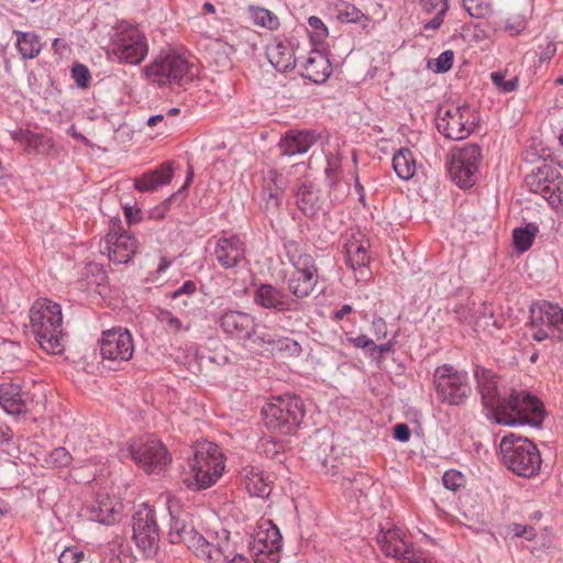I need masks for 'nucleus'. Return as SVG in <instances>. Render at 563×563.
I'll return each instance as SVG.
<instances>
[{"mask_svg": "<svg viewBox=\"0 0 563 563\" xmlns=\"http://www.w3.org/2000/svg\"><path fill=\"white\" fill-rule=\"evenodd\" d=\"M476 389L487 416L498 424L538 427L543 421V405L525 390H511L501 396L498 390V376L490 369L476 366L473 371Z\"/></svg>", "mask_w": 563, "mask_h": 563, "instance_id": "1", "label": "nucleus"}, {"mask_svg": "<svg viewBox=\"0 0 563 563\" xmlns=\"http://www.w3.org/2000/svg\"><path fill=\"white\" fill-rule=\"evenodd\" d=\"M30 324L40 346L52 354L64 351L63 314L58 303L36 300L30 309Z\"/></svg>", "mask_w": 563, "mask_h": 563, "instance_id": "2", "label": "nucleus"}, {"mask_svg": "<svg viewBox=\"0 0 563 563\" xmlns=\"http://www.w3.org/2000/svg\"><path fill=\"white\" fill-rule=\"evenodd\" d=\"M223 470V455L219 446L208 441L199 442L188 462V470L183 474V482L192 490H202L212 486Z\"/></svg>", "mask_w": 563, "mask_h": 563, "instance_id": "3", "label": "nucleus"}, {"mask_svg": "<svg viewBox=\"0 0 563 563\" xmlns=\"http://www.w3.org/2000/svg\"><path fill=\"white\" fill-rule=\"evenodd\" d=\"M499 450L506 467L517 476L531 478L538 475L542 459L537 445L527 438L505 435Z\"/></svg>", "mask_w": 563, "mask_h": 563, "instance_id": "4", "label": "nucleus"}, {"mask_svg": "<svg viewBox=\"0 0 563 563\" xmlns=\"http://www.w3.org/2000/svg\"><path fill=\"white\" fill-rule=\"evenodd\" d=\"M266 428L284 435L291 434L302 423L306 415L302 399L296 395L275 398L262 409Z\"/></svg>", "mask_w": 563, "mask_h": 563, "instance_id": "5", "label": "nucleus"}, {"mask_svg": "<svg viewBox=\"0 0 563 563\" xmlns=\"http://www.w3.org/2000/svg\"><path fill=\"white\" fill-rule=\"evenodd\" d=\"M530 336L537 342L563 341V308L548 300H540L530 306L528 322Z\"/></svg>", "mask_w": 563, "mask_h": 563, "instance_id": "6", "label": "nucleus"}, {"mask_svg": "<svg viewBox=\"0 0 563 563\" xmlns=\"http://www.w3.org/2000/svg\"><path fill=\"white\" fill-rule=\"evenodd\" d=\"M145 78L159 87L184 86L194 78L189 63L178 54L159 55L144 68Z\"/></svg>", "mask_w": 563, "mask_h": 563, "instance_id": "7", "label": "nucleus"}, {"mask_svg": "<svg viewBox=\"0 0 563 563\" xmlns=\"http://www.w3.org/2000/svg\"><path fill=\"white\" fill-rule=\"evenodd\" d=\"M433 384L437 397L442 404L460 406L471 395L467 372L459 371L450 364H443L435 368Z\"/></svg>", "mask_w": 563, "mask_h": 563, "instance_id": "8", "label": "nucleus"}, {"mask_svg": "<svg viewBox=\"0 0 563 563\" xmlns=\"http://www.w3.org/2000/svg\"><path fill=\"white\" fill-rule=\"evenodd\" d=\"M112 53L121 63L139 65L148 53L146 36L139 27L121 22L112 36Z\"/></svg>", "mask_w": 563, "mask_h": 563, "instance_id": "9", "label": "nucleus"}, {"mask_svg": "<svg viewBox=\"0 0 563 563\" xmlns=\"http://www.w3.org/2000/svg\"><path fill=\"white\" fill-rule=\"evenodd\" d=\"M477 122L478 115L468 104L451 106L439 110L437 129L444 137L459 141L466 139Z\"/></svg>", "mask_w": 563, "mask_h": 563, "instance_id": "10", "label": "nucleus"}, {"mask_svg": "<svg viewBox=\"0 0 563 563\" xmlns=\"http://www.w3.org/2000/svg\"><path fill=\"white\" fill-rule=\"evenodd\" d=\"M482 162V148L468 143L452 151L448 163L452 180L461 188H471L477 180L478 166Z\"/></svg>", "mask_w": 563, "mask_h": 563, "instance_id": "11", "label": "nucleus"}, {"mask_svg": "<svg viewBox=\"0 0 563 563\" xmlns=\"http://www.w3.org/2000/svg\"><path fill=\"white\" fill-rule=\"evenodd\" d=\"M132 539L145 558H155L159 550V529L155 511L146 504L140 506L132 517Z\"/></svg>", "mask_w": 563, "mask_h": 563, "instance_id": "12", "label": "nucleus"}, {"mask_svg": "<svg viewBox=\"0 0 563 563\" xmlns=\"http://www.w3.org/2000/svg\"><path fill=\"white\" fill-rule=\"evenodd\" d=\"M526 185L531 192L542 196L553 208H558L563 201V177L550 165H543L527 175Z\"/></svg>", "mask_w": 563, "mask_h": 563, "instance_id": "13", "label": "nucleus"}, {"mask_svg": "<svg viewBox=\"0 0 563 563\" xmlns=\"http://www.w3.org/2000/svg\"><path fill=\"white\" fill-rule=\"evenodd\" d=\"M288 257L295 267V272L288 280V289L297 298L308 297L317 284V267L309 254H291L288 250Z\"/></svg>", "mask_w": 563, "mask_h": 563, "instance_id": "14", "label": "nucleus"}, {"mask_svg": "<svg viewBox=\"0 0 563 563\" xmlns=\"http://www.w3.org/2000/svg\"><path fill=\"white\" fill-rule=\"evenodd\" d=\"M267 526V528L260 527L250 542L254 563H278L280 560L282 534L271 521Z\"/></svg>", "mask_w": 563, "mask_h": 563, "instance_id": "15", "label": "nucleus"}, {"mask_svg": "<svg viewBox=\"0 0 563 563\" xmlns=\"http://www.w3.org/2000/svg\"><path fill=\"white\" fill-rule=\"evenodd\" d=\"M130 455L146 473L158 472L168 460L165 446L157 440H134L130 444Z\"/></svg>", "mask_w": 563, "mask_h": 563, "instance_id": "16", "label": "nucleus"}, {"mask_svg": "<svg viewBox=\"0 0 563 563\" xmlns=\"http://www.w3.org/2000/svg\"><path fill=\"white\" fill-rule=\"evenodd\" d=\"M99 345L102 357L110 361H129L134 352L132 334L123 328L103 331Z\"/></svg>", "mask_w": 563, "mask_h": 563, "instance_id": "17", "label": "nucleus"}, {"mask_svg": "<svg viewBox=\"0 0 563 563\" xmlns=\"http://www.w3.org/2000/svg\"><path fill=\"white\" fill-rule=\"evenodd\" d=\"M137 247L135 238L128 231H120L113 223L104 238L102 253H107L109 260L115 264H126L133 258Z\"/></svg>", "mask_w": 563, "mask_h": 563, "instance_id": "18", "label": "nucleus"}, {"mask_svg": "<svg viewBox=\"0 0 563 563\" xmlns=\"http://www.w3.org/2000/svg\"><path fill=\"white\" fill-rule=\"evenodd\" d=\"M218 324L224 334L234 340L250 341L256 334L255 317L241 310L223 311L218 319Z\"/></svg>", "mask_w": 563, "mask_h": 563, "instance_id": "19", "label": "nucleus"}, {"mask_svg": "<svg viewBox=\"0 0 563 563\" xmlns=\"http://www.w3.org/2000/svg\"><path fill=\"white\" fill-rule=\"evenodd\" d=\"M245 243L236 234L213 236L212 255L224 269L238 267L245 260Z\"/></svg>", "mask_w": 563, "mask_h": 563, "instance_id": "20", "label": "nucleus"}, {"mask_svg": "<svg viewBox=\"0 0 563 563\" xmlns=\"http://www.w3.org/2000/svg\"><path fill=\"white\" fill-rule=\"evenodd\" d=\"M197 559L206 563H250L244 555L234 551L228 531H224L223 538L211 536Z\"/></svg>", "mask_w": 563, "mask_h": 563, "instance_id": "21", "label": "nucleus"}, {"mask_svg": "<svg viewBox=\"0 0 563 563\" xmlns=\"http://www.w3.org/2000/svg\"><path fill=\"white\" fill-rule=\"evenodd\" d=\"M0 407L9 415L21 416L33 411L35 402L29 391L13 383L0 384Z\"/></svg>", "mask_w": 563, "mask_h": 563, "instance_id": "22", "label": "nucleus"}, {"mask_svg": "<svg viewBox=\"0 0 563 563\" xmlns=\"http://www.w3.org/2000/svg\"><path fill=\"white\" fill-rule=\"evenodd\" d=\"M170 523L168 538L170 543H184L197 556L203 549L209 538L200 534L186 519L176 516L170 509Z\"/></svg>", "mask_w": 563, "mask_h": 563, "instance_id": "23", "label": "nucleus"}, {"mask_svg": "<svg viewBox=\"0 0 563 563\" xmlns=\"http://www.w3.org/2000/svg\"><path fill=\"white\" fill-rule=\"evenodd\" d=\"M376 542L386 558H391L397 563H402L406 556L413 558L416 551L411 544L405 540V534L400 529L393 528L382 529L377 537Z\"/></svg>", "mask_w": 563, "mask_h": 563, "instance_id": "24", "label": "nucleus"}, {"mask_svg": "<svg viewBox=\"0 0 563 563\" xmlns=\"http://www.w3.org/2000/svg\"><path fill=\"white\" fill-rule=\"evenodd\" d=\"M254 302L264 308L276 312L291 311L297 303L282 289L272 284H261L254 291Z\"/></svg>", "mask_w": 563, "mask_h": 563, "instance_id": "25", "label": "nucleus"}, {"mask_svg": "<svg viewBox=\"0 0 563 563\" xmlns=\"http://www.w3.org/2000/svg\"><path fill=\"white\" fill-rule=\"evenodd\" d=\"M88 518L102 525H113L121 516V504L107 495H99L87 506Z\"/></svg>", "mask_w": 563, "mask_h": 563, "instance_id": "26", "label": "nucleus"}, {"mask_svg": "<svg viewBox=\"0 0 563 563\" xmlns=\"http://www.w3.org/2000/svg\"><path fill=\"white\" fill-rule=\"evenodd\" d=\"M317 140L313 131L290 130L282 137L278 147L283 155L294 156L307 153Z\"/></svg>", "mask_w": 563, "mask_h": 563, "instance_id": "27", "label": "nucleus"}, {"mask_svg": "<svg viewBox=\"0 0 563 563\" xmlns=\"http://www.w3.org/2000/svg\"><path fill=\"white\" fill-rule=\"evenodd\" d=\"M332 71L331 63L320 52H312L303 64L302 76L313 84H323Z\"/></svg>", "mask_w": 563, "mask_h": 563, "instance_id": "28", "label": "nucleus"}, {"mask_svg": "<svg viewBox=\"0 0 563 563\" xmlns=\"http://www.w3.org/2000/svg\"><path fill=\"white\" fill-rule=\"evenodd\" d=\"M267 57L280 73L292 70L296 66L295 52L288 41H278L272 44L267 48Z\"/></svg>", "mask_w": 563, "mask_h": 563, "instance_id": "29", "label": "nucleus"}, {"mask_svg": "<svg viewBox=\"0 0 563 563\" xmlns=\"http://www.w3.org/2000/svg\"><path fill=\"white\" fill-rule=\"evenodd\" d=\"M174 176L173 167L169 163L161 165L159 168L143 174L135 178L134 187L139 191H154L158 187L170 183Z\"/></svg>", "mask_w": 563, "mask_h": 563, "instance_id": "30", "label": "nucleus"}, {"mask_svg": "<svg viewBox=\"0 0 563 563\" xmlns=\"http://www.w3.org/2000/svg\"><path fill=\"white\" fill-rule=\"evenodd\" d=\"M298 208L307 216L314 217L322 207L319 190L311 184H302L296 192Z\"/></svg>", "mask_w": 563, "mask_h": 563, "instance_id": "31", "label": "nucleus"}, {"mask_svg": "<svg viewBox=\"0 0 563 563\" xmlns=\"http://www.w3.org/2000/svg\"><path fill=\"white\" fill-rule=\"evenodd\" d=\"M241 479L246 490L251 496H256L261 498L268 497L271 494V488L262 472L257 471L253 466H244L240 472Z\"/></svg>", "mask_w": 563, "mask_h": 563, "instance_id": "32", "label": "nucleus"}, {"mask_svg": "<svg viewBox=\"0 0 563 563\" xmlns=\"http://www.w3.org/2000/svg\"><path fill=\"white\" fill-rule=\"evenodd\" d=\"M393 168L402 180L411 179L416 174V158L406 147L398 150L393 156Z\"/></svg>", "mask_w": 563, "mask_h": 563, "instance_id": "33", "label": "nucleus"}, {"mask_svg": "<svg viewBox=\"0 0 563 563\" xmlns=\"http://www.w3.org/2000/svg\"><path fill=\"white\" fill-rule=\"evenodd\" d=\"M344 251L346 264L352 271H362L369 264L367 246L363 243H360L358 241H350L345 244Z\"/></svg>", "mask_w": 563, "mask_h": 563, "instance_id": "34", "label": "nucleus"}, {"mask_svg": "<svg viewBox=\"0 0 563 563\" xmlns=\"http://www.w3.org/2000/svg\"><path fill=\"white\" fill-rule=\"evenodd\" d=\"M336 19L342 23L360 24L363 29L368 25L369 18L354 4L339 1L334 5Z\"/></svg>", "mask_w": 563, "mask_h": 563, "instance_id": "35", "label": "nucleus"}, {"mask_svg": "<svg viewBox=\"0 0 563 563\" xmlns=\"http://www.w3.org/2000/svg\"><path fill=\"white\" fill-rule=\"evenodd\" d=\"M420 4L426 13H433L437 11L435 15L424 23L423 29L426 31L438 30L443 23V18L449 10L448 0H419Z\"/></svg>", "mask_w": 563, "mask_h": 563, "instance_id": "36", "label": "nucleus"}, {"mask_svg": "<svg viewBox=\"0 0 563 563\" xmlns=\"http://www.w3.org/2000/svg\"><path fill=\"white\" fill-rule=\"evenodd\" d=\"M268 180L274 184V188L269 185L263 189L265 208L267 210L278 209L283 196V177L276 170L268 172Z\"/></svg>", "mask_w": 563, "mask_h": 563, "instance_id": "37", "label": "nucleus"}, {"mask_svg": "<svg viewBox=\"0 0 563 563\" xmlns=\"http://www.w3.org/2000/svg\"><path fill=\"white\" fill-rule=\"evenodd\" d=\"M373 483V478L369 475L363 472H356L343 476L341 485L345 490H350L352 495L357 496L358 494L362 496L366 495Z\"/></svg>", "mask_w": 563, "mask_h": 563, "instance_id": "38", "label": "nucleus"}, {"mask_svg": "<svg viewBox=\"0 0 563 563\" xmlns=\"http://www.w3.org/2000/svg\"><path fill=\"white\" fill-rule=\"evenodd\" d=\"M16 35V45L23 58H34L41 52V43L38 36L34 33L14 31Z\"/></svg>", "mask_w": 563, "mask_h": 563, "instance_id": "39", "label": "nucleus"}, {"mask_svg": "<svg viewBox=\"0 0 563 563\" xmlns=\"http://www.w3.org/2000/svg\"><path fill=\"white\" fill-rule=\"evenodd\" d=\"M538 227L534 223H529L525 228H517L512 232L514 245L520 253L528 251L536 238Z\"/></svg>", "mask_w": 563, "mask_h": 563, "instance_id": "40", "label": "nucleus"}, {"mask_svg": "<svg viewBox=\"0 0 563 563\" xmlns=\"http://www.w3.org/2000/svg\"><path fill=\"white\" fill-rule=\"evenodd\" d=\"M249 12L254 24L271 31L278 29L279 20L272 11L261 7H250Z\"/></svg>", "mask_w": 563, "mask_h": 563, "instance_id": "41", "label": "nucleus"}, {"mask_svg": "<svg viewBox=\"0 0 563 563\" xmlns=\"http://www.w3.org/2000/svg\"><path fill=\"white\" fill-rule=\"evenodd\" d=\"M24 151L29 154H48L54 148L52 139L38 133H31L24 144Z\"/></svg>", "mask_w": 563, "mask_h": 563, "instance_id": "42", "label": "nucleus"}, {"mask_svg": "<svg viewBox=\"0 0 563 563\" xmlns=\"http://www.w3.org/2000/svg\"><path fill=\"white\" fill-rule=\"evenodd\" d=\"M463 5L474 19H486L493 13L490 0H463Z\"/></svg>", "mask_w": 563, "mask_h": 563, "instance_id": "43", "label": "nucleus"}, {"mask_svg": "<svg viewBox=\"0 0 563 563\" xmlns=\"http://www.w3.org/2000/svg\"><path fill=\"white\" fill-rule=\"evenodd\" d=\"M156 318L164 325V328L172 333H178L181 330L188 329V328H184L180 319H178L176 316H174L169 310H166V309L158 310Z\"/></svg>", "mask_w": 563, "mask_h": 563, "instance_id": "44", "label": "nucleus"}, {"mask_svg": "<svg viewBox=\"0 0 563 563\" xmlns=\"http://www.w3.org/2000/svg\"><path fill=\"white\" fill-rule=\"evenodd\" d=\"M71 462V455L63 448L52 450L45 457V463L52 467H66Z\"/></svg>", "mask_w": 563, "mask_h": 563, "instance_id": "45", "label": "nucleus"}, {"mask_svg": "<svg viewBox=\"0 0 563 563\" xmlns=\"http://www.w3.org/2000/svg\"><path fill=\"white\" fill-rule=\"evenodd\" d=\"M308 26L310 36L313 42L321 43L323 40L328 37V27L320 18L311 15L308 19Z\"/></svg>", "mask_w": 563, "mask_h": 563, "instance_id": "46", "label": "nucleus"}, {"mask_svg": "<svg viewBox=\"0 0 563 563\" xmlns=\"http://www.w3.org/2000/svg\"><path fill=\"white\" fill-rule=\"evenodd\" d=\"M16 448L18 441L13 431L8 424L0 422V449L5 451L8 454H12Z\"/></svg>", "mask_w": 563, "mask_h": 563, "instance_id": "47", "label": "nucleus"}, {"mask_svg": "<svg viewBox=\"0 0 563 563\" xmlns=\"http://www.w3.org/2000/svg\"><path fill=\"white\" fill-rule=\"evenodd\" d=\"M267 342L277 350L287 352L289 355H299L301 353L300 344L289 338H278L276 340H268Z\"/></svg>", "mask_w": 563, "mask_h": 563, "instance_id": "48", "label": "nucleus"}, {"mask_svg": "<svg viewBox=\"0 0 563 563\" xmlns=\"http://www.w3.org/2000/svg\"><path fill=\"white\" fill-rule=\"evenodd\" d=\"M492 81L498 89L503 92H511L515 91L518 87L517 77H512L510 79H506L505 74L500 71H493L490 74Z\"/></svg>", "mask_w": 563, "mask_h": 563, "instance_id": "49", "label": "nucleus"}, {"mask_svg": "<svg viewBox=\"0 0 563 563\" xmlns=\"http://www.w3.org/2000/svg\"><path fill=\"white\" fill-rule=\"evenodd\" d=\"M442 482L445 488L456 492L465 484V477L460 471L452 468L443 474Z\"/></svg>", "mask_w": 563, "mask_h": 563, "instance_id": "50", "label": "nucleus"}, {"mask_svg": "<svg viewBox=\"0 0 563 563\" xmlns=\"http://www.w3.org/2000/svg\"><path fill=\"white\" fill-rule=\"evenodd\" d=\"M508 532L511 533L514 537L523 538L528 541H531L537 537V532L533 527L520 523L509 525Z\"/></svg>", "mask_w": 563, "mask_h": 563, "instance_id": "51", "label": "nucleus"}, {"mask_svg": "<svg viewBox=\"0 0 563 563\" xmlns=\"http://www.w3.org/2000/svg\"><path fill=\"white\" fill-rule=\"evenodd\" d=\"M454 60V54L452 51L442 52L439 57L434 60V70L443 74L451 69Z\"/></svg>", "mask_w": 563, "mask_h": 563, "instance_id": "52", "label": "nucleus"}, {"mask_svg": "<svg viewBox=\"0 0 563 563\" xmlns=\"http://www.w3.org/2000/svg\"><path fill=\"white\" fill-rule=\"evenodd\" d=\"M71 77L78 87H87L90 79V73L85 65L76 64L71 68Z\"/></svg>", "mask_w": 563, "mask_h": 563, "instance_id": "53", "label": "nucleus"}, {"mask_svg": "<svg viewBox=\"0 0 563 563\" xmlns=\"http://www.w3.org/2000/svg\"><path fill=\"white\" fill-rule=\"evenodd\" d=\"M84 558V553L76 548H66L58 558V563H78Z\"/></svg>", "mask_w": 563, "mask_h": 563, "instance_id": "54", "label": "nucleus"}, {"mask_svg": "<svg viewBox=\"0 0 563 563\" xmlns=\"http://www.w3.org/2000/svg\"><path fill=\"white\" fill-rule=\"evenodd\" d=\"M350 342L355 347L363 349L369 356H373L374 341L372 339H369L367 335H358L355 338H351Z\"/></svg>", "mask_w": 563, "mask_h": 563, "instance_id": "55", "label": "nucleus"}, {"mask_svg": "<svg viewBox=\"0 0 563 563\" xmlns=\"http://www.w3.org/2000/svg\"><path fill=\"white\" fill-rule=\"evenodd\" d=\"M196 283L192 280H186L179 288L172 292V298L177 299L183 295H192L196 291Z\"/></svg>", "mask_w": 563, "mask_h": 563, "instance_id": "56", "label": "nucleus"}, {"mask_svg": "<svg viewBox=\"0 0 563 563\" xmlns=\"http://www.w3.org/2000/svg\"><path fill=\"white\" fill-rule=\"evenodd\" d=\"M394 438L399 442H407L410 439V429L406 423H398L394 428Z\"/></svg>", "mask_w": 563, "mask_h": 563, "instance_id": "57", "label": "nucleus"}, {"mask_svg": "<svg viewBox=\"0 0 563 563\" xmlns=\"http://www.w3.org/2000/svg\"><path fill=\"white\" fill-rule=\"evenodd\" d=\"M124 216L129 225H132L141 220V210L131 206H125Z\"/></svg>", "mask_w": 563, "mask_h": 563, "instance_id": "58", "label": "nucleus"}, {"mask_svg": "<svg viewBox=\"0 0 563 563\" xmlns=\"http://www.w3.org/2000/svg\"><path fill=\"white\" fill-rule=\"evenodd\" d=\"M394 345H395L394 341H388V342H386L384 344H379V345L374 343L372 357L379 360V356H377L376 354L384 355V354L394 352Z\"/></svg>", "mask_w": 563, "mask_h": 563, "instance_id": "59", "label": "nucleus"}, {"mask_svg": "<svg viewBox=\"0 0 563 563\" xmlns=\"http://www.w3.org/2000/svg\"><path fill=\"white\" fill-rule=\"evenodd\" d=\"M493 309L488 305L483 303L482 309L479 311V317L476 321V325L482 327L483 324H485L486 321H488V319H493Z\"/></svg>", "mask_w": 563, "mask_h": 563, "instance_id": "60", "label": "nucleus"}, {"mask_svg": "<svg viewBox=\"0 0 563 563\" xmlns=\"http://www.w3.org/2000/svg\"><path fill=\"white\" fill-rule=\"evenodd\" d=\"M372 325L374 328L377 339L385 338L387 334L386 323L383 318H374Z\"/></svg>", "mask_w": 563, "mask_h": 563, "instance_id": "61", "label": "nucleus"}, {"mask_svg": "<svg viewBox=\"0 0 563 563\" xmlns=\"http://www.w3.org/2000/svg\"><path fill=\"white\" fill-rule=\"evenodd\" d=\"M328 449H332V444H325L323 448L320 446L314 452L317 461L320 462L323 467H327L329 464L328 454H327Z\"/></svg>", "mask_w": 563, "mask_h": 563, "instance_id": "62", "label": "nucleus"}, {"mask_svg": "<svg viewBox=\"0 0 563 563\" xmlns=\"http://www.w3.org/2000/svg\"><path fill=\"white\" fill-rule=\"evenodd\" d=\"M31 133H32V132H31V131H29V130H22V129H20V130H18V131H13V132H11V137H12L14 141L19 142V143L24 147V144H25V142H26V140L29 139V136H30V134H31Z\"/></svg>", "mask_w": 563, "mask_h": 563, "instance_id": "63", "label": "nucleus"}, {"mask_svg": "<svg viewBox=\"0 0 563 563\" xmlns=\"http://www.w3.org/2000/svg\"><path fill=\"white\" fill-rule=\"evenodd\" d=\"M353 307L351 305H343L339 310L333 312L332 320L339 322L350 313H352Z\"/></svg>", "mask_w": 563, "mask_h": 563, "instance_id": "64", "label": "nucleus"}]
</instances>
